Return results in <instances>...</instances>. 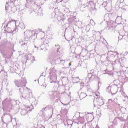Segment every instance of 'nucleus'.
<instances>
[{
	"mask_svg": "<svg viewBox=\"0 0 128 128\" xmlns=\"http://www.w3.org/2000/svg\"><path fill=\"white\" fill-rule=\"evenodd\" d=\"M86 96V93L82 92L80 95V98L82 100V98H84Z\"/></svg>",
	"mask_w": 128,
	"mask_h": 128,
	"instance_id": "obj_1",
	"label": "nucleus"
},
{
	"mask_svg": "<svg viewBox=\"0 0 128 128\" xmlns=\"http://www.w3.org/2000/svg\"><path fill=\"white\" fill-rule=\"evenodd\" d=\"M24 109L26 110L27 113L28 112L32 111V110L30 109V106L25 107Z\"/></svg>",
	"mask_w": 128,
	"mask_h": 128,
	"instance_id": "obj_3",
	"label": "nucleus"
},
{
	"mask_svg": "<svg viewBox=\"0 0 128 128\" xmlns=\"http://www.w3.org/2000/svg\"><path fill=\"white\" fill-rule=\"evenodd\" d=\"M28 114V111L26 110L25 108L22 109L21 110V114L22 116H26Z\"/></svg>",
	"mask_w": 128,
	"mask_h": 128,
	"instance_id": "obj_2",
	"label": "nucleus"
},
{
	"mask_svg": "<svg viewBox=\"0 0 128 128\" xmlns=\"http://www.w3.org/2000/svg\"><path fill=\"white\" fill-rule=\"evenodd\" d=\"M80 118H82V117H80Z\"/></svg>",
	"mask_w": 128,
	"mask_h": 128,
	"instance_id": "obj_5",
	"label": "nucleus"
},
{
	"mask_svg": "<svg viewBox=\"0 0 128 128\" xmlns=\"http://www.w3.org/2000/svg\"><path fill=\"white\" fill-rule=\"evenodd\" d=\"M69 66H72V62H70V63L69 64Z\"/></svg>",
	"mask_w": 128,
	"mask_h": 128,
	"instance_id": "obj_4",
	"label": "nucleus"
}]
</instances>
